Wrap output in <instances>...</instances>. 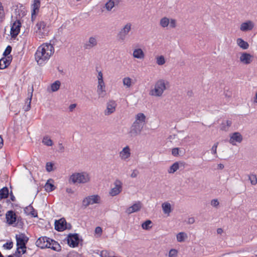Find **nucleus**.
Masks as SVG:
<instances>
[{
    "label": "nucleus",
    "instance_id": "nucleus-1",
    "mask_svg": "<svg viewBox=\"0 0 257 257\" xmlns=\"http://www.w3.org/2000/svg\"><path fill=\"white\" fill-rule=\"evenodd\" d=\"M54 52V48L50 43H44L39 46L35 53V59L39 65L47 61Z\"/></svg>",
    "mask_w": 257,
    "mask_h": 257
},
{
    "label": "nucleus",
    "instance_id": "nucleus-2",
    "mask_svg": "<svg viewBox=\"0 0 257 257\" xmlns=\"http://www.w3.org/2000/svg\"><path fill=\"white\" fill-rule=\"evenodd\" d=\"M146 116L143 113H139L136 115L135 121L133 122L128 132L131 137L134 138L141 134L146 123Z\"/></svg>",
    "mask_w": 257,
    "mask_h": 257
},
{
    "label": "nucleus",
    "instance_id": "nucleus-3",
    "mask_svg": "<svg viewBox=\"0 0 257 257\" xmlns=\"http://www.w3.org/2000/svg\"><path fill=\"white\" fill-rule=\"evenodd\" d=\"M168 83V81L164 79L158 80L155 84L154 88L150 90V95L157 97L162 96L164 91L166 89V85Z\"/></svg>",
    "mask_w": 257,
    "mask_h": 257
},
{
    "label": "nucleus",
    "instance_id": "nucleus-4",
    "mask_svg": "<svg viewBox=\"0 0 257 257\" xmlns=\"http://www.w3.org/2000/svg\"><path fill=\"white\" fill-rule=\"evenodd\" d=\"M90 180V177L86 172L73 174L70 178V181L73 184L86 183Z\"/></svg>",
    "mask_w": 257,
    "mask_h": 257
},
{
    "label": "nucleus",
    "instance_id": "nucleus-5",
    "mask_svg": "<svg viewBox=\"0 0 257 257\" xmlns=\"http://www.w3.org/2000/svg\"><path fill=\"white\" fill-rule=\"evenodd\" d=\"M132 25L130 23H127L121 29L117 35V39L120 42L125 41L129 32L132 29Z\"/></svg>",
    "mask_w": 257,
    "mask_h": 257
},
{
    "label": "nucleus",
    "instance_id": "nucleus-6",
    "mask_svg": "<svg viewBox=\"0 0 257 257\" xmlns=\"http://www.w3.org/2000/svg\"><path fill=\"white\" fill-rule=\"evenodd\" d=\"M100 203V197L98 195H93L84 198L82 201V205L86 208L89 205L99 204Z\"/></svg>",
    "mask_w": 257,
    "mask_h": 257
},
{
    "label": "nucleus",
    "instance_id": "nucleus-7",
    "mask_svg": "<svg viewBox=\"0 0 257 257\" xmlns=\"http://www.w3.org/2000/svg\"><path fill=\"white\" fill-rule=\"evenodd\" d=\"M71 228L70 223H67L64 218H61L58 220H56L55 222V228L59 231H62L65 229H69Z\"/></svg>",
    "mask_w": 257,
    "mask_h": 257
},
{
    "label": "nucleus",
    "instance_id": "nucleus-8",
    "mask_svg": "<svg viewBox=\"0 0 257 257\" xmlns=\"http://www.w3.org/2000/svg\"><path fill=\"white\" fill-rule=\"evenodd\" d=\"M67 241L70 246L72 247L77 246L79 242L78 234L77 233L69 234L67 237Z\"/></svg>",
    "mask_w": 257,
    "mask_h": 257
},
{
    "label": "nucleus",
    "instance_id": "nucleus-9",
    "mask_svg": "<svg viewBox=\"0 0 257 257\" xmlns=\"http://www.w3.org/2000/svg\"><path fill=\"white\" fill-rule=\"evenodd\" d=\"M114 186L109 191L111 196H114L119 194L122 190V182L119 180H116L114 182Z\"/></svg>",
    "mask_w": 257,
    "mask_h": 257
},
{
    "label": "nucleus",
    "instance_id": "nucleus-10",
    "mask_svg": "<svg viewBox=\"0 0 257 257\" xmlns=\"http://www.w3.org/2000/svg\"><path fill=\"white\" fill-rule=\"evenodd\" d=\"M106 108L104 111L105 115H109L115 111L117 104L115 101L110 100L106 103Z\"/></svg>",
    "mask_w": 257,
    "mask_h": 257
},
{
    "label": "nucleus",
    "instance_id": "nucleus-11",
    "mask_svg": "<svg viewBox=\"0 0 257 257\" xmlns=\"http://www.w3.org/2000/svg\"><path fill=\"white\" fill-rule=\"evenodd\" d=\"M16 238L17 246H19L20 248L25 247L29 240V238L23 233L16 235Z\"/></svg>",
    "mask_w": 257,
    "mask_h": 257
},
{
    "label": "nucleus",
    "instance_id": "nucleus-12",
    "mask_svg": "<svg viewBox=\"0 0 257 257\" xmlns=\"http://www.w3.org/2000/svg\"><path fill=\"white\" fill-rule=\"evenodd\" d=\"M21 27V23L19 21H15L11 29V35L12 38H15L19 34Z\"/></svg>",
    "mask_w": 257,
    "mask_h": 257
},
{
    "label": "nucleus",
    "instance_id": "nucleus-13",
    "mask_svg": "<svg viewBox=\"0 0 257 257\" xmlns=\"http://www.w3.org/2000/svg\"><path fill=\"white\" fill-rule=\"evenodd\" d=\"M50 239L51 238L46 236H41L37 239L36 242V244L37 246L41 248L48 247V244Z\"/></svg>",
    "mask_w": 257,
    "mask_h": 257
},
{
    "label": "nucleus",
    "instance_id": "nucleus-14",
    "mask_svg": "<svg viewBox=\"0 0 257 257\" xmlns=\"http://www.w3.org/2000/svg\"><path fill=\"white\" fill-rule=\"evenodd\" d=\"M46 25L44 22L41 21L38 22L36 27L37 28L36 33H38L40 35L44 36L48 33Z\"/></svg>",
    "mask_w": 257,
    "mask_h": 257
},
{
    "label": "nucleus",
    "instance_id": "nucleus-15",
    "mask_svg": "<svg viewBox=\"0 0 257 257\" xmlns=\"http://www.w3.org/2000/svg\"><path fill=\"white\" fill-rule=\"evenodd\" d=\"M253 56L250 54L243 52L241 54L239 57L240 62L245 65H248L252 61Z\"/></svg>",
    "mask_w": 257,
    "mask_h": 257
},
{
    "label": "nucleus",
    "instance_id": "nucleus-16",
    "mask_svg": "<svg viewBox=\"0 0 257 257\" xmlns=\"http://www.w3.org/2000/svg\"><path fill=\"white\" fill-rule=\"evenodd\" d=\"M254 27V23L250 20L242 23L240 26V30L242 32L251 31Z\"/></svg>",
    "mask_w": 257,
    "mask_h": 257
},
{
    "label": "nucleus",
    "instance_id": "nucleus-17",
    "mask_svg": "<svg viewBox=\"0 0 257 257\" xmlns=\"http://www.w3.org/2000/svg\"><path fill=\"white\" fill-rule=\"evenodd\" d=\"M242 140V137L239 133L235 132L230 136L229 142L232 145H235L236 142L241 143Z\"/></svg>",
    "mask_w": 257,
    "mask_h": 257
},
{
    "label": "nucleus",
    "instance_id": "nucleus-18",
    "mask_svg": "<svg viewBox=\"0 0 257 257\" xmlns=\"http://www.w3.org/2000/svg\"><path fill=\"white\" fill-rule=\"evenodd\" d=\"M97 44L96 39L94 37H90L88 40L84 44L85 49H90L96 46Z\"/></svg>",
    "mask_w": 257,
    "mask_h": 257
},
{
    "label": "nucleus",
    "instance_id": "nucleus-19",
    "mask_svg": "<svg viewBox=\"0 0 257 257\" xmlns=\"http://www.w3.org/2000/svg\"><path fill=\"white\" fill-rule=\"evenodd\" d=\"M142 208V203L140 201H138L132 206L127 208L126 210V213L130 214L135 212L139 211Z\"/></svg>",
    "mask_w": 257,
    "mask_h": 257
},
{
    "label": "nucleus",
    "instance_id": "nucleus-20",
    "mask_svg": "<svg viewBox=\"0 0 257 257\" xmlns=\"http://www.w3.org/2000/svg\"><path fill=\"white\" fill-rule=\"evenodd\" d=\"M97 92L99 97H103L105 94V84L104 81H98Z\"/></svg>",
    "mask_w": 257,
    "mask_h": 257
},
{
    "label": "nucleus",
    "instance_id": "nucleus-21",
    "mask_svg": "<svg viewBox=\"0 0 257 257\" xmlns=\"http://www.w3.org/2000/svg\"><path fill=\"white\" fill-rule=\"evenodd\" d=\"M6 219L9 224H13L16 221V215L13 211H9L6 214Z\"/></svg>",
    "mask_w": 257,
    "mask_h": 257
},
{
    "label": "nucleus",
    "instance_id": "nucleus-22",
    "mask_svg": "<svg viewBox=\"0 0 257 257\" xmlns=\"http://www.w3.org/2000/svg\"><path fill=\"white\" fill-rule=\"evenodd\" d=\"M12 58L10 56L4 57L0 59V69H4L7 68L11 63Z\"/></svg>",
    "mask_w": 257,
    "mask_h": 257
},
{
    "label": "nucleus",
    "instance_id": "nucleus-23",
    "mask_svg": "<svg viewBox=\"0 0 257 257\" xmlns=\"http://www.w3.org/2000/svg\"><path fill=\"white\" fill-rule=\"evenodd\" d=\"M47 248H51L57 251L61 250L60 245L57 241L52 239H50V241H49Z\"/></svg>",
    "mask_w": 257,
    "mask_h": 257
},
{
    "label": "nucleus",
    "instance_id": "nucleus-24",
    "mask_svg": "<svg viewBox=\"0 0 257 257\" xmlns=\"http://www.w3.org/2000/svg\"><path fill=\"white\" fill-rule=\"evenodd\" d=\"M130 149L128 146L124 147L119 153V156L122 160H126L130 157Z\"/></svg>",
    "mask_w": 257,
    "mask_h": 257
},
{
    "label": "nucleus",
    "instance_id": "nucleus-25",
    "mask_svg": "<svg viewBox=\"0 0 257 257\" xmlns=\"http://www.w3.org/2000/svg\"><path fill=\"white\" fill-rule=\"evenodd\" d=\"M40 7V0H33V4L32 5V17H33L34 15H35L37 13H38L39 8Z\"/></svg>",
    "mask_w": 257,
    "mask_h": 257
},
{
    "label": "nucleus",
    "instance_id": "nucleus-26",
    "mask_svg": "<svg viewBox=\"0 0 257 257\" xmlns=\"http://www.w3.org/2000/svg\"><path fill=\"white\" fill-rule=\"evenodd\" d=\"M120 2V0H109L105 4V8L107 11H111L115 6H117Z\"/></svg>",
    "mask_w": 257,
    "mask_h": 257
},
{
    "label": "nucleus",
    "instance_id": "nucleus-27",
    "mask_svg": "<svg viewBox=\"0 0 257 257\" xmlns=\"http://www.w3.org/2000/svg\"><path fill=\"white\" fill-rule=\"evenodd\" d=\"M25 212L28 215H31L32 216L37 217V213L34 209L32 206L30 205L24 209Z\"/></svg>",
    "mask_w": 257,
    "mask_h": 257
},
{
    "label": "nucleus",
    "instance_id": "nucleus-28",
    "mask_svg": "<svg viewBox=\"0 0 257 257\" xmlns=\"http://www.w3.org/2000/svg\"><path fill=\"white\" fill-rule=\"evenodd\" d=\"M133 56L137 59H143L145 57V54L141 48L136 49L133 52Z\"/></svg>",
    "mask_w": 257,
    "mask_h": 257
},
{
    "label": "nucleus",
    "instance_id": "nucleus-29",
    "mask_svg": "<svg viewBox=\"0 0 257 257\" xmlns=\"http://www.w3.org/2000/svg\"><path fill=\"white\" fill-rule=\"evenodd\" d=\"M237 45L243 50H246L249 47L248 43L241 38H238L236 40Z\"/></svg>",
    "mask_w": 257,
    "mask_h": 257
},
{
    "label": "nucleus",
    "instance_id": "nucleus-30",
    "mask_svg": "<svg viewBox=\"0 0 257 257\" xmlns=\"http://www.w3.org/2000/svg\"><path fill=\"white\" fill-rule=\"evenodd\" d=\"M162 207L163 212L165 214H167L169 215L172 211L171 204L169 202H165L163 203Z\"/></svg>",
    "mask_w": 257,
    "mask_h": 257
},
{
    "label": "nucleus",
    "instance_id": "nucleus-31",
    "mask_svg": "<svg viewBox=\"0 0 257 257\" xmlns=\"http://www.w3.org/2000/svg\"><path fill=\"white\" fill-rule=\"evenodd\" d=\"M52 180H48L45 185V189L47 192H51L55 189V186L51 183H50Z\"/></svg>",
    "mask_w": 257,
    "mask_h": 257
},
{
    "label": "nucleus",
    "instance_id": "nucleus-32",
    "mask_svg": "<svg viewBox=\"0 0 257 257\" xmlns=\"http://www.w3.org/2000/svg\"><path fill=\"white\" fill-rule=\"evenodd\" d=\"M176 238L178 242H183L187 238V235L184 232H181L177 234Z\"/></svg>",
    "mask_w": 257,
    "mask_h": 257
},
{
    "label": "nucleus",
    "instance_id": "nucleus-33",
    "mask_svg": "<svg viewBox=\"0 0 257 257\" xmlns=\"http://www.w3.org/2000/svg\"><path fill=\"white\" fill-rule=\"evenodd\" d=\"M9 195V189L7 187H4L0 190V199L6 198Z\"/></svg>",
    "mask_w": 257,
    "mask_h": 257
},
{
    "label": "nucleus",
    "instance_id": "nucleus-34",
    "mask_svg": "<svg viewBox=\"0 0 257 257\" xmlns=\"http://www.w3.org/2000/svg\"><path fill=\"white\" fill-rule=\"evenodd\" d=\"M179 168V164L178 162L174 163L172 166H170L168 172L170 174L174 173Z\"/></svg>",
    "mask_w": 257,
    "mask_h": 257
},
{
    "label": "nucleus",
    "instance_id": "nucleus-35",
    "mask_svg": "<svg viewBox=\"0 0 257 257\" xmlns=\"http://www.w3.org/2000/svg\"><path fill=\"white\" fill-rule=\"evenodd\" d=\"M32 90H33V89H32ZM32 95H33V91H32V92L30 93V97L27 98V99L26 101V103L27 104V105H25L24 107V110L25 111H28L31 108V102Z\"/></svg>",
    "mask_w": 257,
    "mask_h": 257
},
{
    "label": "nucleus",
    "instance_id": "nucleus-36",
    "mask_svg": "<svg viewBox=\"0 0 257 257\" xmlns=\"http://www.w3.org/2000/svg\"><path fill=\"white\" fill-rule=\"evenodd\" d=\"M170 23V20L167 17H164L160 20V25L163 28L168 26Z\"/></svg>",
    "mask_w": 257,
    "mask_h": 257
},
{
    "label": "nucleus",
    "instance_id": "nucleus-37",
    "mask_svg": "<svg viewBox=\"0 0 257 257\" xmlns=\"http://www.w3.org/2000/svg\"><path fill=\"white\" fill-rule=\"evenodd\" d=\"M123 84L126 88H130L132 86V79L130 77H125L122 80Z\"/></svg>",
    "mask_w": 257,
    "mask_h": 257
},
{
    "label": "nucleus",
    "instance_id": "nucleus-38",
    "mask_svg": "<svg viewBox=\"0 0 257 257\" xmlns=\"http://www.w3.org/2000/svg\"><path fill=\"white\" fill-rule=\"evenodd\" d=\"M60 84L61 83L59 80H57L52 83L51 86L52 91L53 92L57 91L60 88Z\"/></svg>",
    "mask_w": 257,
    "mask_h": 257
},
{
    "label": "nucleus",
    "instance_id": "nucleus-39",
    "mask_svg": "<svg viewBox=\"0 0 257 257\" xmlns=\"http://www.w3.org/2000/svg\"><path fill=\"white\" fill-rule=\"evenodd\" d=\"M42 143L45 145L47 146H52L53 145L52 141L48 136H45L43 138Z\"/></svg>",
    "mask_w": 257,
    "mask_h": 257
},
{
    "label": "nucleus",
    "instance_id": "nucleus-40",
    "mask_svg": "<svg viewBox=\"0 0 257 257\" xmlns=\"http://www.w3.org/2000/svg\"><path fill=\"white\" fill-rule=\"evenodd\" d=\"M152 221L150 220H147L142 224V227L145 230L150 229L152 226L150 225L152 224Z\"/></svg>",
    "mask_w": 257,
    "mask_h": 257
},
{
    "label": "nucleus",
    "instance_id": "nucleus-41",
    "mask_svg": "<svg viewBox=\"0 0 257 257\" xmlns=\"http://www.w3.org/2000/svg\"><path fill=\"white\" fill-rule=\"evenodd\" d=\"M248 179L252 185H254L257 183V178L255 175L251 174L248 176Z\"/></svg>",
    "mask_w": 257,
    "mask_h": 257
},
{
    "label": "nucleus",
    "instance_id": "nucleus-42",
    "mask_svg": "<svg viewBox=\"0 0 257 257\" xmlns=\"http://www.w3.org/2000/svg\"><path fill=\"white\" fill-rule=\"evenodd\" d=\"M156 62L159 65H162L165 63V60L163 56H158L156 58Z\"/></svg>",
    "mask_w": 257,
    "mask_h": 257
},
{
    "label": "nucleus",
    "instance_id": "nucleus-43",
    "mask_svg": "<svg viewBox=\"0 0 257 257\" xmlns=\"http://www.w3.org/2000/svg\"><path fill=\"white\" fill-rule=\"evenodd\" d=\"M12 47L10 46H8L6 48L5 51H4L3 53V55L5 56V57H8V56L11 53L12 51Z\"/></svg>",
    "mask_w": 257,
    "mask_h": 257
},
{
    "label": "nucleus",
    "instance_id": "nucleus-44",
    "mask_svg": "<svg viewBox=\"0 0 257 257\" xmlns=\"http://www.w3.org/2000/svg\"><path fill=\"white\" fill-rule=\"evenodd\" d=\"M177 250L175 249H171L169 252L168 256L169 257H177Z\"/></svg>",
    "mask_w": 257,
    "mask_h": 257
},
{
    "label": "nucleus",
    "instance_id": "nucleus-45",
    "mask_svg": "<svg viewBox=\"0 0 257 257\" xmlns=\"http://www.w3.org/2000/svg\"><path fill=\"white\" fill-rule=\"evenodd\" d=\"M53 164L52 163H47L46 166V170L48 172H51L53 170Z\"/></svg>",
    "mask_w": 257,
    "mask_h": 257
},
{
    "label": "nucleus",
    "instance_id": "nucleus-46",
    "mask_svg": "<svg viewBox=\"0 0 257 257\" xmlns=\"http://www.w3.org/2000/svg\"><path fill=\"white\" fill-rule=\"evenodd\" d=\"M218 145V143H216L211 148V153L214 155H216L217 153V148Z\"/></svg>",
    "mask_w": 257,
    "mask_h": 257
},
{
    "label": "nucleus",
    "instance_id": "nucleus-47",
    "mask_svg": "<svg viewBox=\"0 0 257 257\" xmlns=\"http://www.w3.org/2000/svg\"><path fill=\"white\" fill-rule=\"evenodd\" d=\"M13 242H7L4 244V247L8 249H10L13 247Z\"/></svg>",
    "mask_w": 257,
    "mask_h": 257
},
{
    "label": "nucleus",
    "instance_id": "nucleus-48",
    "mask_svg": "<svg viewBox=\"0 0 257 257\" xmlns=\"http://www.w3.org/2000/svg\"><path fill=\"white\" fill-rule=\"evenodd\" d=\"M169 24L171 28H174L176 26V21L175 19H171Z\"/></svg>",
    "mask_w": 257,
    "mask_h": 257
},
{
    "label": "nucleus",
    "instance_id": "nucleus-49",
    "mask_svg": "<svg viewBox=\"0 0 257 257\" xmlns=\"http://www.w3.org/2000/svg\"><path fill=\"white\" fill-rule=\"evenodd\" d=\"M179 149L178 148H175L172 149V154L174 156H177L179 155Z\"/></svg>",
    "mask_w": 257,
    "mask_h": 257
},
{
    "label": "nucleus",
    "instance_id": "nucleus-50",
    "mask_svg": "<svg viewBox=\"0 0 257 257\" xmlns=\"http://www.w3.org/2000/svg\"><path fill=\"white\" fill-rule=\"evenodd\" d=\"M20 247L19 246H17V250L16 251L15 253L14 254V255L16 257H20L21 254V251L20 250Z\"/></svg>",
    "mask_w": 257,
    "mask_h": 257
},
{
    "label": "nucleus",
    "instance_id": "nucleus-51",
    "mask_svg": "<svg viewBox=\"0 0 257 257\" xmlns=\"http://www.w3.org/2000/svg\"><path fill=\"white\" fill-rule=\"evenodd\" d=\"M211 205L214 207H216L219 205V202L217 199H213L211 202Z\"/></svg>",
    "mask_w": 257,
    "mask_h": 257
},
{
    "label": "nucleus",
    "instance_id": "nucleus-52",
    "mask_svg": "<svg viewBox=\"0 0 257 257\" xmlns=\"http://www.w3.org/2000/svg\"><path fill=\"white\" fill-rule=\"evenodd\" d=\"M139 174V171L137 170H134L131 175L132 178H136Z\"/></svg>",
    "mask_w": 257,
    "mask_h": 257
},
{
    "label": "nucleus",
    "instance_id": "nucleus-53",
    "mask_svg": "<svg viewBox=\"0 0 257 257\" xmlns=\"http://www.w3.org/2000/svg\"><path fill=\"white\" fill-rule=\"evenodd\" d=\"M221 130L224 131H227L228 128L227 127L226 124L225 122H222L221 125Z\"/></svg>",
    "mask_w": 257,
    "mask_h": 257
},
{
    "label": "nucleus",
    "instance_id": "nucleus-54",
    "mask_svg": "<svg viewBox=\"0 0 257 257\" xmlns=\"http://www.w3.org/2000/svg\"><path fill=\"white\" fill-rule=\"evenodd\" d=\"M97 78H98V81H103V74H102V73L101 71L98 72V76H97Z\"/></svg>",
    "mask_w": 257,
    "mask_h": 257
},
{
    "label": "nucleus",
    "instance_id": "nucleus-55",
    "mask_svg": "<svg viewBox=\"0 0 257 257\" xmlns=\"http://www.w3.org/2000/svg\"><path fill=\"white\" fill-rule=\"evenodd\" d=\"M95 232L97 234H100L102 232V229L100 227H96L95 229Z\"/></svg>",
    "mask_w": 257,
    "mask_h": 257
},
{
    "label": "nucleus",
    "instance_id": "nucleus-56",
    "mask_svg": "<svg viewBox=\"0 0 257 257\" xmlns=\"http://www.w3.org/2000/svg\"><path fill=\"white\" fill-rule=\"evenodd\" d=\"M76 104H71L69 107V110L70 111H72L76 107Z\"/></svg>",
    "mask_w": 257,
    "mask_h": 257
},
{
    "label": "nucleus",
    "instance_id": "nucleus-57",
    "mask_svg": "<svg viewBox=\"0 0 257 257\" xmlns=\"http://www.w3.org/2000/svg\"><path fill=\"white\" fill-rule=\"evenodd\" d=\"M58 146H59V151L61 152H63L64 151V147L63 146L62 144V143H59Z\"/></svg>",
    "mask_w": 257,
    "mask_h": 257
},
{
    "label": "nucleus",
    "instance_id": "nucleus-58",
    "mask_svg": "<svg viewBox=\"0 0 257 257\" xmlns=\"http://www.w3.org/2000/svg\"><path fill=\"white\" fill-rule=\"evenodd\" d=\"M225 123L226 124L227 127L229 128L232 124V121L230 120H227Z\"/></svg>",
    "mask_w": 257,
    "mask_h": 257
},
{
    "label": "nucleus",
    "instance_id": "nucleus-59",
    "mask_svg": "<svg viewBox=\"0 0 257 257\" xmlns=\"http://www.w3.org/2000/svg\"><path fill=\"white\" fill-rule=\"evenodd\" d=\"M195 221V219L193 217H191V218H189L188 219V223L189 224H193Z\"/></svg>",
    "mask_w": 257,
    "mask_h": 257
},
{
    "label": "nucleus",
    "instance_id": "nucleus-60",
    "mask_svg": "<svg viewBox=\"0 0 257 257\" xmlns=\"http://www.w3.org/2000/svg\"><path fill=\"white\" fill-rule=\"evenodd\" d=\"M26 245H25V246L24 247L20 248V249H21V253L22 254H24L26 252Z\"/></svg>",
    "mask_w": 257,
    "mask_h": 257
},
{
    "label": "nucleus",
    "instance_id": "nucleus-61",
    "mask_svg": "<svg viewBox=\"0 0 257 257\" xmlns=\"http://www.w3.org/2000/svg\"><path fill=\"white\" fill-rule=\"evenodd\" d=\"M4 18V10H0V19H3Z\"/></svg>",
    "mask_w": 257,
    "mask_h": 257
},
{
    "label": "nucleus",
    "instance_id": "nucleus-62",
    "mask_svg": "<svg viewBox=\"0 0 257 257\" xmlns=\"http://www.w3.org/2000/svg\"><path fill=\"white\" fill-rule=\"evenodd\" d=\"M217 232L218 234H221L223 232V230L222 228H218L217 229Z\"/></svg>",
    "mask_w": 257,
    "mask_h": 257
},
{
    "label": "nucleus",
    "instance_id": "nucleus-63",
    "mask_svg": "<svg viewBox=\"0 0 257 257\" xmlns=\"http://www.w3.org/2000/svg\"><path fill=\"white\" fill-rule=\"evenodd\" d=\"M218 168L219 169H222L224 168V165L222 164H219L218 165Z\"/></svg>",
    "mask_w": 257,
    "mask_h": 257
},
{
    "label": "nucleus",
    "instance_id": "nucleus-64",
    "mask_svg": "<svg viewBox=\"0 0 257 257\" xmlns=\"http://www.w3.org/2000/svg\"><path fill=\"white\" fill-rule=\"evenodd\" d=\"M253 102L255 103H257V92H256L255 96L254 97Z\"/></svg>",
    "mask_w": 257,
    "mask_h": 257
}]
</instances>
